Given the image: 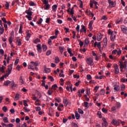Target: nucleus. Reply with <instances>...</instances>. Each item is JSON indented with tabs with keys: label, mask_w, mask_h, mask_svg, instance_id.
<instances>
[{
	"label": "nucleus",
	"mask_w": 127,
	"mask_h": 127,
	"mask_svg": "<svg viewBox=\"0 0 127 127\" xmlns=\"http://www.w3.org/2000/svg\"><path fill=\"white\" fill-rule=\"evenodd\" d=\"M108 34L110 35V40L114 42L116 40V36H117V32L112 31L111 29L108 30Z\"/></svg>",
	"instance_id": "obj_1"
},
{
	"label": "nucleus",
	"mask_w": 127,
	"mask_h": 127,
	"mask_svg": "<svg viewBox=\"0 0 127 127\" xmlns=\"http://www.w3.org/2000/svg\"><path fill=\"white\" fill-rule=\"evenodd\" d=\"M119 66H120L121 71H123L124 69H127V61L126 60L125 62L123 63L121 61L119 62Z\"/></svg>",
	"instance_id": "obj_2"
},
{
	"label": "nucleus",
	"mask_w": 127,
	"mask_h": 127,
	"mask_svg": "<svg viewBox=\"0 0 127 127\" xmlns=\"http://www.w3.org/2000/svg\"><path fill=\"white\" fill-rule=\"evenodd\" d=\"M25 13H26V17L28 19V20H32V11L31 10L28 9V10H26L25 11Z\"/></svg>",
	"instance_id": "obj_3"
},
{
	"label": "nucleus",
	"mask_w": 127,
	"mask_h": 127,
	"mask_svg": "<svg viewBox=\"0 0 127 127\" xmlns=\"http://www.w3.org/2000/svg\"><path fill=\"white\" fill-rule=\"evenodd\" d=\"M9 87L12 89V90H15L17 87H18V85L17 84H16L15 82H14V81L12 80L11 81V82L9 84Z\"/></svg>",
	"instance_id": "obj_4"
},
{
	"label": "nucleus",
	"mask_w": 127,
	"mask_h": 127,
	"mask_svg": "<svg viewBox=\"0 0 127 127\" xmlns=\"http://www.w3.org/2000/svg\"><path fill=\"white\" fill-rule=\"evenodd\" d=\"M86 63L89 66L94 65V60L91 57L86 59Z\"/></svg>",
	"instance_id": "obj_5"
},
{
	"label": "nucleus",
	"mask_w": 127,
	"mask_h": 127,
	"mask_svg": "<svg viewBox=\"0 0 127 127\" xmlns=\"http://www.w3.org/2000/svg\"><path fill=\"white\" fill-rule=\"evenodd\" d=\"M22 39H21L19 37H16V44L17 45V46H21V45L22 44Z\"/></svg>",
	"instance_id": "obj_6"
},
{
	"label": "nucleus",
	"mask_w": 127,
	"mask_h": 127,
	"mask_svg": "<svg viewBox=\"0 0 127 127\" xmlns=\"http://www.w3.org/2000/svg\"><path fill=\"white\" fill-rule=\"evenodd\" d=\"M111 124L113 125V126H116V127H118V126H120V121L117 120L116 119H113L111 122Z\"/></svg>",
	"instance_id": "obj_7"
},
{
	"label": "nucleus",
	"mask_w": 127,
	"mask_h": 127,
	"mask_svg": "<svg viewBox=\"0 0 127 127\" xmlns=\"http://www.w3.org/2000/svg\"><path fill=\"white\" fill-rule=\"evenodd\" d=\"M114 66L115 74H119V73H120V69L119 68V66L117 64H114Z\"/></svg>",
	"instance_id": "obj_8"
},
{
	"label": "nucleus",
	"mask_w": 127,
	"mask_h": 127,
	"mask_svg": "<svg viewBox=\"0 0 127 127\" xmlns=\"http://www.w3.org/2000/svg\"><path fill=\"white\" fill-rule=\"evenodd\" d=\"M121 28L123 33L125 34H127V27L125 25H122Z\"/></svg>",
	"instance_id": "obj_9"
},
{
	"label": "nucleus",
	"mask_w": 127,
	"mask_h": 127,
	"mask_svg": "<svg viewBox=\"0 0 127 127\" xmlns=\"http://www.w3.org/2000/svg\"><path fill=\"white\" fill-rule=\"evenodd\" d=\"M102 121L103 123H102V127H108L109 124L108 123V122H107V120H106V118H103Z\"/></svg>",
	"instance_id": "obj_10"
},
{
	"label": "nucleus",
	"mask_w": 127,
	"mask_h": 127,
	"mask_svg": "<svg viewBox=\"0 0 127 127\" xmlns=\"http://www.w3.org/2000/svg\"><path fill=\"white\" fill-rule=\"evenodd\" d=\"M107 45H108V38H104L103 39V48H107Z\"/></svg>",
	"instance_id": "obj_11"
},
{
	"label": "nucleus",
	"mask_w": 127,
	"mask_h": 127,
	"mask_svg": "<svg viewBox=\"0 0 127 127\" xmlns=\"http://www.w3.org/2000/svg\"><path fill=\"white\" fill-rule=\"evenodd\" d=\"M14 39V35H11L8 38L9 43H10V44L11 45H12V42H13Z\"/></svg>",
	"instance_id": "obj_12"
},
{
	"label": "nucleus",
	"mask_w": 127,
	"mask_h": 127,
	"mask_svg": "<svg viewBox=\"0 0 127 127\" xmlns=\"http://www.w3.org/2000/svg\"><path fill=\"white\" fill-rule=\"evenodd\" d=\"M94 46L95 47H97L98 48V49L101 50V48H102V44H101V42H95L94 44Z\"/></svg>",
	"instance_id": "obj_13"
},
{
	"label": "nucleus",
	"mask_w": 127,
	"mask_h": 127,
	"mask_svg": "<svg viewBox=\"0 0 127 127\" xmlns=\"http://www.w3.org/2000/svg\"><path fill=\"white\" fill-rule=\"evenodd\" d=\"M108 3H109V6L110 7H115V6H116V2L111 0H108Z\"/></svg>",
	"instance_id": "obj_14"
},
{
	"label": "nucleus",
	"mask_w": 127,
	"mask_h": 127,
	"mask_svg": "<svg viewBox=\"0 0 127 127\" xmlns=\"http://www.w3.org/2000/svg\"><path fill=\"white\" fill-rule=\"evenodd\" d=\"M37 50L39 53L42 52V48H41V44H39L37 45Z\"/></svg>",
	"instance_id": "obj_15"
},
{
	"label": "nucleus",
	"mask_w": 127,
	"mask_h": 127,
	"mask_svg": "<svg viewBox=\"0 0 127 127\" xmlns=\"http://www.w3.org/2000/svg\"><path fill=\"white\" fill-rule=\"evenodd\" d=\"M63 103L64 104L65 107H67V106H68V104H69V101H68V99H67V98H64Z\"/></svg>",
	"instance_id": "obj_16"
},
{
	"label": "nucleus",
	"mask_w": 127,
	"mask_h": 127,
	"mask_svg": "<svg viewBox=\"0 0 127 127\" xmlns=\"http://www.w3.org/2000/svg\"><path fill=\"white\" fill-rule=\"evenodd\" d=\"M102 38H103V37L102 36V34L98 33L97 36V41H101L102 40Z\"/></svg>",
	"instance_id": "obj_17"
},
{
	"label": "nucleus",
	"mask_w": 127,
	"mask_h": 127,
	"mask_svg": "<svg viewBox=\"0 0 127 127\" xmlns=\"http://www.w3.org/2000/svg\"><path fill=\"white\" fill-rule=\"evenodd\" d=\"M30 63L31 64H33V65H34V66H35V67H37V66H39V65L40 64V62H31Z\"/></svg>",
	"instance_id": "obj_18"
},
{
	"label": "nucleus",
	"mask_w": 127,
	"mask_h": 127,
	"mask_svg": "<svg viewBox=\"0 0 127 127\" xmlns=\"http://www.w3.org/2000/svg\"><path fill=\"white\" fill-rule=\"evenodd\" d=\"M44 68L46 73H50V72H51L50 68H47L46 65H44Z\"/></svg>",
	"instance_id": "obj_19"
},
{
	"label": "nucleus",
	"mask_w": 127,
	"mask_h": 127,
	"mask_svg": "<svg viewBox=\"0 0 127 127\" xmlns=\"http://www.w3.org/2000/svg\"><path fill=\"white\" fill-rule=\"evenodd\" d=\"M57 7H58V6L57 4H55L52 6V8L54 12H56V11L57 10Z\"/></svg>",
	"instance_id": "obj_20"
},
{
	"label": "nucleus",
	"mask_w": 127,
	"mask_h": 127,
	"mask_svg": "<svg viewBox=\"0 0 127 127\" xmlns=\"http://www.w3.org/2000/svg\"><path fill=\"white\" fill-rule=\"evenodd\" d=\"M11 81L9 80H6L3 82V86H8V85H10V83Z\"/></svg>",
	"instance_id": "obj_21"
},
{
	"label": "nucleus",
	"mask_w": 127,
	"mask_h": 127,
	"mask_svg": "<svg viewBox=\"0 0 127 127\" xmlns=\"http://www.w3.org/2000/svg\"><path fill=\"white\" fill-rule=\"evenodd\" d=\"M105 94H106V90H105V89L103 88L101 89L100 91V95H101V96H104Z\"/></svg>",
	"instance_id": "obj_22"
},
{
	"label": "nucleus",
	"mask_w": 127,
	"mask_h": 127,
	"mask_svg": "<svg viewBox=\"0 0 127 127\" xmlns=\"http://www.w3.org/2000/svg\"><path fill=\"white\" fill-rule=\"evenodd\" d=\"M4 32V29H3V26H0V34H3Z\"/></svg>",
	"instance_id": "obj_23"
},
{
	"label": "nucleus",
	"mask_w": 127,
	"mask_h": 127,
	"mask_svg": "<svg viewBox=\"0 0 127 127\" xmlns=\"http://www.w3.org/2000/svg\"><path fill=\"white\" fill-rule=\"evenodd\" d=\"M11 71L12 70H11L10 69H7V73H6V74H5V78H7V77H8V76H9V75H10V74H11Z\"/></svg>",
	"instance_id": "obj_24"
},
{
	"label": "nucleus",
	"mask_w": 127,
	"mask_h": 127,
	"mask_svg": "<svg viewBox=\"0 0 127 127\" xmlns=\"http://www.w3.org/2000/svg\"><path fill=\"white\" fill-rule=\"evenodd\" d=\"M42 48H43V51H44V52H45L46 50H47V46L44 44H43Z\"/></svg>",
	"instance_id": "obj_25"
},
{
	"label": "nucleus",
	"mask_w": 127,
	"mask_h": 127,
	"mask_svg": "<svg viewBox=\"0 0 127 127\" xmlns=\"http://www.w3.org/2000/svg\"><path fill=\"white\" fill-rule=\"evenodd\" d=\"M89 43H90V41H89V39H85L84 40V46H88V45H89Z\"/></svg>",
	"instance_id": "obj_26"
},
{
	"label": "nucleus",
	"mask_w": 127,
	"mask_h": 127,
	"mask_svg": "<svg viewBox=\"0 0 127 127\" xmlns=\"http://www.w3.org/2000/svg\"><path fill=\"white\" fill-rule=\"evenodd\" d=\"M94 23V22L93 21H90L89 23V29L90 30H92L93 29V24Z\"/></svg>",
	"instance_id": "obj_27"
},
{
	"label": "nucleus",
	"mask_w": 127,
	"mask_h": 127,
	"mask_svg": "<svg viewBox=\"0 0 127 127\" xmlns=\"http://www.w3.org/2000/svg\"><path fill=\"white\" fill-rule=\"evenodd\" d=\"M59 50L60 51V52H61V54H63V52L64 51V49H65L64 47L60 46L59 47Z\"/></svg>",
	"instance_id": "obj_28"
},
{
	"label": "nucleus",
	"mask_w": 127,
	"mask_h": 127,
	"mask_svg": "<svg viewBox=\"0 0 127 127\" xmlns=\"http://www.w3.org/2000/svg\"><path fill=\"white\" fill-rule=\"evenodd\" d=\"M44 9H45L46 10H48L50 9V4H46V5L44 6Z\"/></svg>",
	"instance_id": "obj_29"
},
{
	"label": "nucleus",
	"mask_w": 127,
	"mask_h": 127,
	"mask_svg": "<svg viewBox=\"0 0 127 127\" xmlns=\"http://www.w3.org/2000/svg\"><path fill=\"white\" fill-rule=\"evenodd\" d=\"M80 32H85L86 33V27L84 25L82 26V28L80 30Z\"/></svg>",
	"instance_id": "obj_30"
},
{
	"label": "nucleus",
	"mask_w": 127,
	"mask_h": 127,
	"mask_svg": "<svg viewBox=\"0 0 127 127\" xmlns=\"http://www.w3.org/2000/svg\"><path fill=\"white\" fill-rule=\"evenodd\" d=\"M55 62L57 64H58V63H59V62H60V59H59V57H55Z\"/></svg>",
	"instance_id": "obj_31"
},
{
	"label": "nucleus",
	"mask_w": 127,
	"mask_h": 127,
	"mask_svg": "<svg viewBox=\"0 0 127 127\" xmlns=\"http://www.w3.org/2000/svg\"><path fill=\"white\" fill-rule=\"evenodd\" d=\"M39 42H40V39L39 38H37L33 41V43L35 44H37V43H39Z\"/></svg>",
	"instance_id": "obj_32"
},
{
	"label": "nucleus",
	"mask_w": 127,
	"mask_h": 127,
	"mask_svg": "<svg viewBox=\"0 0 127 127\" xmlns=\"http://www.w3.org/2000/svg\"><path fill=\"white\" fill-rule=\"evenodd\" d=\"M4 69H5V66L2 65L0 67V72H1V73H4Z\"/></svg>",
	"instance_id": "obj_33"
},
{
	"label": "nucleus",
	"mask_w": 127,
	"mask_h": 127,
	"mask_svg": "<svg viewBox=\"0 0 127 127\" xmlns=\"http://www.w3.org/2000/svg\"><path fill=\"white\" fill-rule=\"evenodd\" d=\"M117 109H120L121 108V103L120 102H117L116 104V106Z\"/></svg>",
	"instance_id": "obj_34"
},
{
	"label": "nucleus",
	"mask_w": 127,
	"mask_h": 127,
	"mask_svg": "<svg viewBox=\"0 0 127 127\" xmlns=\"http://www.w3.org/2000/svg\"><path fill=\"white\" fill-rule=\"evenodd\" d=\"M20 95L19 94H16L15 96V101H18L19 99Z\"/></svg>",
	"instance_id": "obj_35"
},
{
	"label": "nucleus",
	"mask_w": 127,
	"mask_h": 127,
	"mask_svg": "<svg viewBox=\"0 0 127 127\" xmlns=\"http://www.w3.org/2000/svg\"><path fill=\"white\" fill-rule=\"evenodd\" d=\"M3 121L4 123H5V124H6V123H8V118H7V117H4L3 119Z\"/></svg>",
	"instance_id": "obj_36"
},
{
	"label": "nucleus",
	"mask_w": 127,
	"mask_h": 127,
	"mask_svg": "<svg viewBox=\"0 0 127 127\" xmlns=\"http://www.w3.org/2000/svg\"><path fill=\"white\" fill-rule=\"evenodd\" d=\"M67 52L70 54V56H73V54H72V52L71 51V49L69 48H67Z\"/></svg>",
	"instance_id": "obj_37"
},
{
	"label": "nucleus",
	"mask_w": 127,
	"mask_h": 127,
	"mask_svg": "<svg viewBox=\"0 0 127 127\" xmlns=\"http://www.w3.org/2000/svg\"><path fill=\"white\" fill-rule=\"evenodd\" d=\"M58 88V86H57L56 84H54L52 86V89H54L55 91H56V89Z\"/></svg>",
	"instance_id": "obj_38"
},
{
	"label": "nucleus",
	"mask_w": 127,
	"mask_h": 127,
	"mask_svg": "<svg viewBox=\"0 0 127 127\" xmlns=\"http://www.w3.org/2000/svg\"><path fill=\"white\" fill-rule=\"evenodd\" d=\"M75 118L76 120H79L80 119V115L78 114V112H75Z\"/></svg>",
	"instance_id": "obj_39"
},
{
	"label": "nucleus",
	"mask_w": 127,
	"mask_h": 127,
	"mask_svg": "<svg viewBox=\"0 0 127 127\" xmlns=\"http://www.w3.org/2000/svg\"><path fill=\"white\" fill-rule=\"evenodd\" d=\"M22 25H20V28L19 30V33H20L21 34L22 33V28H23Z\"/></svg>",
	"instance_id": "obj_40"
},
{
	"label": "nucleus",
	"mask_w": 127,
	"mask_h": 127,
	"mask_svg": "<svg viewBox=\"0 0 127 127\" xmlns=\"http://www.w3.org/2000/svg\"><path fill=\"white\" fill-rule=\"evenodd\" d=\"M121 91H125L126 90V86L124 84L122 85L121 86Z\"/></svg>",
	"instance_id": "obj_41"
},
{
	"label": "nucleus",
	"mask_w": 127,
	"mask_h": 127,
	"mask_svg": "<svg viewBox=\"0 0 127 127\" xmlns=\"http://www.w3.org/2000/svg\"><path fill=\"white\" fill-rule=\"evenodd\" d=\"M29 4L30 5V6H35V3H34L33 1L30 2Z\"/></svg>",
	"instance_id": "obj_42"
},
{
	"label": "nucleus",
	"mask_w": 127,
	"mask_h": 127,
	"mask_svg": "<svg viewBox=\"0 0 127 127\" xmlns=\"http://www.w3.org/2000/svg\"><path fill=\"white\" fill-rule=\"evenodd\" d=\"M47 93H48V95H49V96H51V95L53 94V91L51 90H49Z\"/></svg>",
	"instance_id": "obj_43"
},
{
	"label": "nucleus",
	"mask_w": 127,
	"mask_h": 127,
	"mask_svg": "<svg viewBox=\"0 0 127 127\" xmlns=\"http://www.w3.org/2000/svg\"><path fill=\"white\" fill-rule=\"evenodd\" d=\"M19 82H20V83H21L22 84H24V81H23V79H22V76L20 77Z\"/></svg>",
	"instance_id": "obj_44"
},
{
	"label": "nucleus",
	"mask_w": 127,
	"mask_h": 127,
	"mask_svg": "<svg viewBox=\"0 0 127 127\" xmlns=\"http://www.w3.org/2000/svg\"><path fill=\"white\" fill-rule=\"evenodd\" d=\"M55 100L56 101H57V102L58 103H61V102H62L61 98H60L59 97L55 98Z\"/></svg>",
	"instance_id": "obj_45"
},
{
	"label": "nucleus",
	"mask_w": 127,
	"mask_h": 127,
	"mask_svg": "<svg viewBox=\"0 0 127 127\" xmlns=\"http://www.w3.org/2000/svg\"><path fill=\"white\" fill-rule=\"evenodd\" d=\"M48 77L49 79H50L52 82H54V78H53V77H52L51 75H49Z\"/></svg>",
	"instance_id": "obj_46"
},
{
	"label": "nucleus",
	"mask_w": 127,
	"mask_h": 127,
	"mask_svg": "<svg viewBox=\"0 0 127 127\" xmlns=\"http://www.w3.org/2000/svg\"><path fill=\"white\" fill-rule=\"evenodd\" d=\"M78 111L79 114H81V115L84 114V111H83L82 109L78 108Z\"/></svg>",
	"instance_id": "obj_47"
},
{
	"label": "nucleus",
	"mask_w": 127,
	"mask_h": 127,
	"mask_svg": "<svg viewBox=\"0 0 127 127\" xmlns=\"http://www.w3.org/2000/svg\"><path fill=\"white\" fill-rule=\"evenodd\" d=\"M78 41L79 42V45H80V47H82L83 46V45H84V42L81 41L80 40H78Z\"/></svg>",
	"instance_id": "obj_48"
},
{
	"label": "nucleus",
	"mask_w": 127,
	"mask_h": 127,
	"mask_svg": "<svg viewBox=\"0 0 127 127\" xmlns=\"http://www.w3.org/2000/svg\"><path fill=\"white\" fill-rule=\"evenodd\" d=\"M5 6L6 9H8V8H9V3L6 2V4H5Z\"/></svg>",
	"instance_id": "obj_49"
},
{
	"label": "nucleus",
	"mask_w": 127,
	"mask_h": 127,
	"mask_svg": "<svg viewBox=\"0 0 127 127\" xmlns=\"http://www.w3.org/2000/svg\"><path fill=\"white\" fill-rule=\"evenodd\" d=\"M46 54L47 56H49V55H51V50L47 51Z\"/></svg>",
	"instance_id": "obj_50"
},
{
	"label": "nucleus",
	"mask_w": 127,
	"mask_h": 127,
	"mask_svg": "<svg viewBox=\"0 0 127 127\" xmlns=\"http://www.w3.org/2000/svg\"><path fill=\"white\" fill-rule=\"evenodd\" d=\"M114 90L116 91V92H118L120 90V86H116L114 88Z\"/></svg>",
	"instance_id": "obj_51"
},
{
	"label": "nucleus",
	"mask_w": 127,
	"mask_h": 127,
	"mask_svg": "<svg viewBox=\"0 0 127 127\" xmlns=\"http://www.w3.org/2000/svg\"><path fill=\"white\" fill-rule=\"evenodd\" d=\"M121 82H122V83H126V82H127V78H122Z\"/></svg>",
	"instance_id": "obj_52"
},
{
	"label": "nucleus",
	"mask_w": 127,
	"mask_h": 127,
	"mask_svg": "<svg viewBox=\"0 0 127 127\" xmlns=\"http://www.w3.org/2000/svg\"><path fill=\"white\" fill-rule=\"evenodd\" d=\"M117 55H121V54H122V50H121V49H119V50H117Z\"/></svg>",
	"instance_id": "obj_53"
},
{
	"label": "nucleus",
	"mask_w": 127,
	"mask_h": 127,
	"mask_svg": "<svg viewBox=\"0 0 127 127\" xmlns=\"http://www.w3.org/2000/svg\"><path fill=\"white\" fill-rule=\"evenodd\" d=\"M84 107L85 108H88L89 107V103L87 102H84Z\"/></svg>",
	"instance_id": "obj_54"
},
{
	"label": "nucleus",
	"mask_w": 127,
	"mask_h": 127,
	"mask_svg": "<svg viewBox=\"0 0 127 127\" xmlns=\"http://www.w3.org/2000/svg\"><path fill=\"white\" fill-rule=\"evenodd\" d=\"M86 77L87 80H92V76H91V75L88 74Z\"/></svg>",
	"instance_id": "obj_55"
},
{
	"label": "nucleus",
	"mask_w": 127,
	"mask_h": 127,
	"mask_svg": "<svg viewBox=\"0 0 127 127\" xmlns=\"http://www.w3.org/2000/svg\"><path fill=\"white\" fill-rule=\"evenodd\" d=\"M117 52H118V50H114L112 52V53L113 55H116V54H117Z\"/></svg>",
	"instance_id": "obj_56"
},
{
	"label": "nucleus",
	"mask_w": 127,
	"mask_h": 127,
	"mask_svg": "<svg viewBox=\"0 0 127 127\" xmlns=\"http://www.w3.org/2000/svg\"><path fill=\"white\" fill-rule=\"evenodd\" d=\"M23 103H24V106L25 107H28V104H27V101L26 100H23Z\"/></svg>",
	"instance_id": "obj_57"
},
{
	"label": "nucleus",
	"mask_w": 127,
	"mask_h": 127,
	"mask_svg": "<svg viewBox=\"0 0 127 127\" xmlns=\"http://www.w3.org/2000/svg\"><path fill=\"white\" fill-rule=\"evenodd\" d=\"M102 111L103 113H105V114H107V113H108V110L105 109V108H102Z\"/></svg>",
	"instance_id": "obj_58"
},
{
	"label": "nucleus",
	"mask_w": 127,
	"mask_h": 127,
	"mask_svg": "<svg viewBox=\"0 0 127 127\" xmlns=\"http://www.w3.org/2000/svg\"><path fill=\"white\" fill-rule=\"evenodd\" d=\"M42 21H43V19L42 18H40L37 22L38 24H41V23H42Z\"/></svg>",
	"instance_id": "obj_59"
},
{
	"label": "nucleus",
	"mask_w": 127,
	"mask_h": 127,
	"mask_svg": "<svg viewBox=\"0 0 127 127\" xmlns=\"http://www.w3.org/2000/svg\"><path fill=\"white\" fill-rule=\"evenodd\" d=\"M2 110L3 111V112L6 113V112L7 111V108H6L5 106H4L2 107Z\"/></svg>",
	"instance_id": "obj_60"
},
{
	"label": "nucleus",
	"mask_w": 127,
	"mask_h": 127,
	"mask_svg": "<svg viewBox=\"0 0 127 127\" xmlns=\"http://www.w3.org/2000/svg\"><path fill=\"white\" fill-rule=\"evenodd\" d=\"M36 111L37 112H40V111H41V108H40V107H36Z\"/></svg>",
	"instance_id": "obj_61"
},
{
	"label": "nucleus",
	"mask_w": 127,
	"mask_h": 127,
	"mask_svg": "<svg viewBox=\"0 0 127 127\" xmlns=\"http://www.w3.org/2000/svg\"><path fill=\"white\" fill-rule=\"evenodd\" d=\"M102 19H103V20H107V19H108V17H107V16L106 15H103L102 17Z\"/></svg>",
	"instance_id": "obj_62"
},
{
	"label": "nucleus",
	"mask_w": 127,
	"mask_h": 127,
	"mask_svg": "<svg viewBox=\"0 0 127 127\" xmlns=\"http://www.w3.org/2000/svg\"><path fill=\"white\" fill-rule=\"evenodd\" d=\"M8 70H12V64H10L8 66Z\"/></svg>",
	"instance_id": "obj_63"
},
{
	"label": "nucleus",
	"mask_w": 127,
	"mask_h": 127,
	"mask_svg": "<svg viewBox=\"0 0 127 127\" xmlns=\"http://www.w3.org/2000/svg\"><path fill=\"white\" fill-rule=\"evenodd\" d=\"M14 126L12 124H8L7 127H13Z\"/></svg>",
	"instance_id": "obj_64"
}]
</instances>
